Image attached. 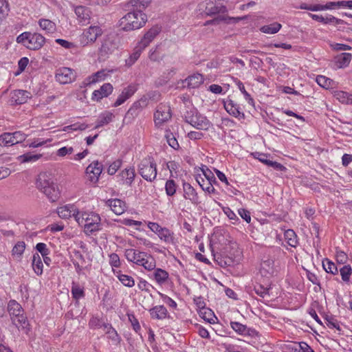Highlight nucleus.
Listing matches in <instances>:
<instances>
[{"mask_svg":"<svg viewBox=\"0 0 352 352\" xmlns=\"http://www.w3.org/2000/svg\"><path fill=\"white\" fill-rule=\"evenodd\" d=\"M237 86L239 90L241 91V93L243 94L245 100L248 101V102L250 104L254 106V100L251 97L250 94L248 93L245 89L244 85L241 81H239L237 82Z\"/></svg>","mask_w":352,"mask_h":352,"instance_id":"bf43d9fd","label":"nucleus"},{"mask_svg":"<svg viewBox=\"0 0 352 352\" xmlns=\"http://www.w3.org/2000/svg\"><path fill=\"white\" fill-rule=\"evenodd\" d=\"M145 48L144 46H142V45L138 42L137 46L134 48L133 52L130 55L128 59L125 60L126 65L131 66L134 64Z\"/></svg>","mask_w":352,"mask_h":352,"instance_id":"7c9ffc66","label":"nucleus"},{"mask_svg":"<svg viewBox=\"0 0 352 352\" xmlns=\"http://www.w3.org/2000/svg\"><path fill=\"white\" fill-rule=\"evenodd\" d=\"M38 24L43 30L48 32H53L56 29L55 23L49 19H41L38 21Z\"/></svg>","mask_w":352,"mask_h":352,"instance_id":"de8ad7c7","label":"nucleus"},{"mask_svg":"<svg viewBox=\"0 0 352 352\" xmlns=\"http://www.w3.org/2000/svg\"><path fill=\"white\" fill-rule=\"evenodd\" d=\"M247 18H248V16H241V17L219 16L217 19L206 21V25L214 24V23H216V22L217 21H225L227 23H236L239 22L240 21L246 19Z\"/></svg>","mask_w":352,"mask_h":352,"instance_id":"58836bf2","label":"nucleus"},{"mask_svg":"<svg viewBox=\"0 0 352 352\" xmlns=\"http://www.w3.org/2000/svg\"><path fill=\"white\" fill-rule=\"evenodd\" d=\"M140 175L146 181L153 182L157 177V164L151 156L144 158L138 166Z\"/></svg>","mask_w":352,"mask_h":352,"instance_id":"423d86ee","label":"nucleus"},{"mask_svg":"<svg viewBox=\"0 0 352 352\" xmlns=\"http://www.w3.org/2000/svg\"><path fill=\"white\" fill-rule=\"evenodd\" d=\"M337 98L342 102H348L349 100H351V95H349L347 92L345 91H338L336 94Z\"/></svg>","mask_w":352,"mask_h":352,"instance_id":"774afa93","label":"nucleus"},{"mask_svg":"<svg viewBox=\"0 0 352 352\" xmlns=\"http://www.w3.org/2000/svg\"><path fill=\"white\" fill-rule=\"evenodd\" d=\"M327 326L330 329H336L339 332L341 331L340 322L333 316L327 315L324 318Z\"/></svg>","mask_w":352,"mask_h":352,"instance_id":"49530a36","label":"nucleus"},{"mask_svg":"<svg viewBox=\"0 0 352 352\" xmlns=\"http://www.w3.org/2000/svg\"><path fill=\"white\" fill-rule=\"evenodd\" d=\"M127 43V38L124 35L118 33L111 41V48L116 50H122L123 46Z\"/></svg>","mask_w":352,"mask_h":352,"instance_id":"4c0bfd02","label":"nucleus"},{"mask_svg":"<svg viewBox=\"0 0 352 352\" xmlns=\"http://www.w3.org/2000/svg\"><path fill=\"white\" fill-rule=\"evenodd\" d=\"M151 318L153 319L163 320L168 316V312L164 305H157L149 310Z\"/></svg>","mask_w":352,"mask_h":352,"instance_id":"bb28decb","label":"nucleus"},{"mask_svg":"<svg viewBox=\"0 0 352 352\" xmlns=\"http://www.w3.org/2000/svg\"><path fill=\"white\" fill-rule=\"evenodd\" d=\"M171 118L170 108L165 104H160L154 113V122L157 126H160Z\"/></svg>","mask_w":352,"mask_h":352,"instance_id":"9d476101","label":"nucleus"},{"mask_svg":"<svg viewBox=\"0 0 352 352\" xmlns=\"http://www.w3.org/2000/svg\"><path fill=\"white\" fill-rule=\"evenodd\" d=\"M31 97L32 94L28 91L21 89L14 90L10 93V104L18 105L25 104Z\"/></svg>","mask_w":352,"mask_h":352,"instance_id":"ddd939ff","label":"nucleus"},{"mask_svg":"<svg viewBox=\"0 0 352 352\" xmlns=\"http://www.w3.org/2000/svg\"><path fill=\"white\" fill-rule=\"evenodd\" d=\"M102 165L98 162L91 163L87 168L85 173L90 175V173H94V175H91V182L96 183L98 180V177L102 173Z\"/></svg>","mask_w":352,"mask_h":352,"instance_id":"393cba45","label":"nucleus"},{"mask_svg":"<svg viewBox=\"0 0 352 352\" xmlns=\"http://www.w3.org/2000/svg\"><path fill=\"white\" fill-rule=\"evenodd\" d=\"M155 93H148L143 96L140 100L135 101L126 113L125 119L133 120L148 104V100L153 98Z\"/></svg>","mask_w":352,"mask_h":352,"instance_id":"0eeeda50","label":"nucleus"},{"mask_svg":"<svg viewBox=\"0 0 352 352\" xmlns=\"http://www.w3.org/2000/svg\"><path fill=\"white\" fill-rule=\"evenodd\" d=\"M110 121V113L107 112L101 115L98 120L96 128H99L100 126H104V124H107Z\"/></svg>","mask_w":352,"mask_h":352,"instance_id":"69168bd1","label":"nucleus"},{"mask_svg":"<svg viewBox=\"0 0 352 352\" xmlns=\"http://www.w3.org/2000/svg\"><path fill=\"white\" fill-rule=\"evenodd\" d=\"M142 252H140L134 249H129L126 250L125 256L126 259L129 261L133 262L135 264H137L138 259L141 256V254Z\"/></svg>","mask_w":352,"mask_h":352,"instance_id":"a18cd8bd","label":"nucleus"},{"mask_svg":"<svg viewBox=\"0 0 352 352\" xmlns=\"http://www.w3.org/2000/svg\"><path fill=\"white\" fill-rule=\"evenodd\" d=\"M32 266L34 272L40 276L43 274V264L38 253H34L32 256Z\"/></svg>","mask_w":352,"mask_h":352,"instance_id":"72a5a7b5","label":"nucleus"},{"mask_svg":"<svg viewBox=\"0 0 352 352\" xmlns=\"http://www.w3.org/2000/svg\"><path fill=\"white\" fill-rule=\"evenodd\" d=\"M28 135L17 131L13 133L6 132L0 135V146H10L25 141Z\"/></svg>","mask_w":352,"mask_h":352,"instance_id":"6e6552de","label":"nucleus"},{"mask_svg":"<svg viewBox=\"0 0 352 352\" xmlns=\"http://www.w3.org/2000/svg\"><path fill=\"white\" fill-rule=\"evenodd\" d=\"M8 311L12 318L19 316L22 312H24L21 305L14 300H11L8 304Z\"/></svg>","mask_w":352,"mask_h":352,"instance_id":"c756f323","label":"nucleus"},{"mask_svg":"<svg viewBox=\"0 0 352 352\" xmlns=\"http://www.w3.org/2000/svg\"><path fill=\"white\" fill-rule=\"evenodd\" d=\"M75 14L78 23L82 25H86L90 23L91 11L89 8L82 6H77L75 8Z\"/></svg>","mask_w":352,"mask_h":352,"instance_id":"f3484780","label":"nucleus"},{"mask_svg":"<svg viewBox=\"0 0 352 352\" xmlns=\"http://www.w3.org/2000/svg\"><path fill=\"white\" fill-rule=\"evenodd\" d=\"M177 184L173 179H168L165 184L166 193L168 196H173L177 190Z\"/></svg>","mask_w":352,"mask_h":352,"instance_id":"864d4df0","label":"nucleus"},{"mask_svg":"<svg viewBox=\"0 0 352 352\" xmlns=\"http://www.w3.org/2000/svg\"><path fill=\"white\" fill-rule=\"evenodd\" d=\"M42 155L41 154H34L32 153H26L22 155L19 156L18 159L21 162H35L41 157Z\"/></svg>","mask_w":352,"mask_h":352,"instance_id":"3c124183","label":"nucleus"},{"mask_svg":"<svg viewBox=\"0 0 352 352\" xmlns=\"http://www.w3.org/2000/svg\"><path fill=\"white\" fill-rule=\"evenodd\" d=\"M135 173L134 168H126L113 177L116 182L115 187H119L122 185L131 186L134 181Z\"/></svg>","mask_w":352,"mask_h":352,"instance_id":"1a4fd4ad","label":"nucleus"},{"mask_svg":"<svg viewBox=\"0 0 352 352\" xmlns=\"http://www.w3.org/2000/svg\"><path fill=\"white\" fill-rule=\"evenodd\" d=\"M322 267L326 272L333 275L337 274L338 272L336 265L329 258H324L322 261Z\"/></svg>","mask_w":352,"mask_h":352,"instance_id":"37998d69","label":"nucleus"},{"mask_svg":"<svg viewBox=\"0 0 352 352\" xmlns=\"http://www.w3.org/2000/svg\"><path fill=\"white\" fill-rule=\"evenodd\" d=\"M282 25L279 23H274L270 25H263L261 28L260 30L265 34H276L281 28Z\"/></svg>","mask_w":352,"mask_h":352,"instance_id":"c03bdc74","label":"nucleus"},{"mask_svg":"<svg viewBox=\"0 0 352 352\" xmlns=\"http://www.w3.org/2000/svg\"><path fill=\"white\" fill-rule=\"evenodd\" d=\"M340 275L344 282L348 283L350 280V276L352 274V268L350 265H344L340 269Z\"/></svg>","mask_w":352,"mask_h":352,"instance_id":"603ef678","label":"nucleus"},{"mask_svg":"<svg viewBox=\"0 0 352 352\" xmlns=\"http://www.w3.org/2000/svg\"><path fill=\"white\" fill-rule=\"evenodd\" d=\"M77 211L79 210L74 205L65 206L57 209L58 216L63 219H67L72 216L76 219Z\"/></svg>","mask_w":352,"mask_h":352,"instance_id":"a878e982","label":"nucleus"},{"mask_svg":"<svg viewBox=\"0 0 352 352\" xmlns=\"http://www.w3.org/2000/svg\"><path fill=\"white\" fill-rule=\"evenodd\" d=\"M184 117L186 122L199 130L206 131L211 126L209 120L193 107L186 111Z\"/></svg>","mask_w":352,"mask_h":352,"instance_id":"20e7f679","label":"nucleus"},{"mask_svg":"<svg viewBox=\"0 0 352 352\" xmlns=\"http://www.w3.org/2000/svg\"><path fill=\"white\" fill-rule=\"evenodd\" d=\"M126 209V204L124 201L120 199L111 198V211L116 214H122Z\"/></svg>","mask_w":352,"mask_h":352,"instance_id":"473e14b6","label":"nucleus"},{"mask_svg":"<svg viewBox=\"0 0 352 352\" xmlns=\"http://www.w3.org/2000/svg\"><path fill=\"white\" fill-rule=\"evenodd\" d=\"M110 50V41L105 40L99 50L98 58L100 60H105L109 57V52Z\"/></svg>","mask_w":352,"mask_h":352,"instance_id":"79ce46f5","label":"nucleus"},{"mask_svg":"<svg viewBox=\"0 0 352 352\" xmlns=\"http://www.w3.org/2000/svg\"><path fill=\"white\" fill-rule=\"evenodd\" d=\"M12 322L13 324H14L18 329H19L20 326H21L22 329H27V331L30 330V329L28 328L29 324L27 320V317L24 315V312H22L19 315V316L12 318Z\"/></svg>","mask_w":352,"mask_h":352,"instance_id":"e433bc0d","label":"nucleus"},{"mask_svg":"<svg viewBox=\"0 0 352 352\" xmlns=\"http://www.w3.org/2000/svg\"><path fill=\"white\" fill-rule=\"evenodd\" d=\"M148 19L146 14L140 11L129 12L122 17L118 22V26L122 31H132L142 28L146 23Z\"/></svg>","mask_w":352,"mask_h":352,"instance_id":"f03ea898","label":"nucleus"},{"mask_svg":"<svg viewBox=\"0 0 352 352\" xmlns=\"http://www.w3.org/2000/svg\"><path fill=\"white\" fill-rule=\"evenodd\" d=\"M71 292L72 294V297L76 300H78L85 296L83 288L81 287L78 284H76L74 282L72 283Z\"/></svg>","mask_w":352,"mask_h":352,"instance_id":"8fccbe9b","label":"nucleus"},{"mask_svg":"<svg viewBox=\"0 0 352 352\" xmlns=\"http://www.w3.org/2000/svg\"><path fill=\"white\" fill-rule=\"evenodd\" d=\"M165 137L168 145L174 149H177L179 147V143L174 136L173 133L170 131H166Z\"/></svg>","mask_w":352,"mask_h":352,"instance_id":"5fc2aeb1","label":"nucleus"},{"mask_svg":"<svg viewBox=\"0 0 352 352\" xmlns=\"http://www.w3.org/2000/svg\"><path fill=\"white\" fill-rule=\"evenodd\" d=\"M154 270L155 271L153 274L154 279L158 284H164L168 278V273L161 268H155Z\"/></svg>","mask_w":352,"mask_h":352,"instance_id":"ea45409f","label":"nucleus"},{"mask_svg":"<svg viewBox=\"0 0 352 352\" xmlns=\"http://www.w3.org/2000/svg\"><path fill=\"white\" fill-rule=\"evenodd\" d=\"M137 91V87L135 85H129L125 87L118 96L117 100L113 104L114 107H118L122 104L126 100L130 98Z\"/></svg>","mask_w":352,"mask_h":352,"instance_id":"6ab92c4d","label":"nucleus"},{"mask_svg":"<svg viewBox=\"0 0 352 352\" xmlns=\"http://www.w3.org/2000/svg\"><path fill=\"white\" fill-rule=\"evenodd\" d=\"M316 82L320 87L329 89L331 87L333 80L324 76H318L316 77Z\"/></svg>","mask_w":352,"mask_h":352,"instance_id":"6e6d98bb","label":"nucleus"},{"mask_svg":"<svg viewBox=\"0 0 352 352\" xmlns=\"http://www.w3.org/2000/svg\"><path fill=\"white\" fill-rule=\"evenodd\" d=\"M255 293L262 298L269 295V288L263 287L262 285L257 284L254 287Z\"/></svg>","mask_w":352,"mask_h":352,"instance_id":"e2e57ef3","label":"nucleus"},{"mask_svg":"<svg viewBox=\"0 0 352 352\" xmlns=\"http://www.w3.org/2000/svg\"><path fill=\"white\" fill-rule=\"evenodd\" d=\"M110 89V83L104 84L100 89L95 90L92 94L91 99L98 101L104 97H107L109 94L107 91Z\"/></svg>","mask_w":352,"mask_h":352,"instance_id":"f704fd0d","label":"nucleus"},{"mask_svg":"<svg viewBox=\"0 0 352 352\" xmlns=\"http://www.w3.org/2000/svg\"><path fill=\"white\" fill-rule=\"evenodd\" d=\"M214 259L222 267L233 266L239 263L241 252L234 247H226L220 254H213Z\"/></svg>","mask_w":352,"mask_h":352,"instance_id":"7ed1b4c3","label":"nucleus"},{"mask_svg":"<svg viewBox=\"0 0 352 352\" xmlns=\"http://www.w3.org/2000/svg\"><path fill=\"white\" fill-rule=\"evenodd\" d=\"M352 58L350 53L343 52L336 57V63L338 68H344L347 67Z\"/></svg>","mask_w":352,"mask_h":352,"instance_id":"2f4dec72","label":"nucleus"},{"mask_svg":"<svg viewBox=\"0 0 352 352\" xmlns=\"http://www.w3.org/2000/svg\"><path fill=\"white\" fill-rule=\"evenodd\" d=\"M138 265H140L144 267L148 271L155 270L156 267V262L155 258L151 255L144 252H142L141 256L138 259Z\"/></svg>","mask_w":352,"mask_h":352,"instance_id":"a211bd4d","label":"nucleus"},{"mask_svg":"<svg viewBox=\"0 0 352 352\" xmlns=\"http://www.w3.org/2000/svg\"><path fill=\"white\" fill-rule=\"evenodd\" d=\"M89 325L91 327H94L97 328H107L108 324L105 322V321L102 318H99L98 317L92 318L89 321Z\"/></svg>","mask_w":352,"mask_h":352,"instance_id":"052dcab7","label":"nucleus"},{"mask_svg":"<svg viewBox=\"0 0 352 352\" xmlns=\"http://www.w3.org/2000/svg\"><path fill=\"white\" fill-rule=\"evenodd\" d=\"M201 171L207 180V185L205 188V192H208L210 194L215 193L216 190L213 187V184H217V181L213 173L206 166H203Z\"/></svg>","mask_w":352,"mask_h":352,"instance_id":"dca6fc26","label":"nucleus"},{"mask_svg":"<svg viewBox=\"0 0 352 352\" xmlns=\"http://www.w3.org/2000/svg\"><path fill=\"white\" fill-rule=\"evenodd\" d=\"M230 327L235 332H236L237 333H239L240 335H242V336L250 335V329L248 328L246 325H244L240 322H231Z\"/></svg>","mask_w":352,"mask_h":352,"instance_id":"a19ab883","label":"nucleus"},{"mask_svg":"<svg viewBox=\"0 0 352 352\" xmlns=\"http://www.w3.org/2000/svg\"><path fill=\"white\" fill-rule=\"evenodd\" d=\"M158 236L163 241L167 243L172 241V236L169 230L166 228H162L159 233Z\"/></svg>","mask_w":352,"mask_h":352,"instance_id":"680f3d73","label":"nucleus"},{"mask_svg":"<svg viewBox=\"0 0 352 352\" xmlns=\"http://www.w3.org/2000/svg\"><path fill=\"white\" fill-rule=\"evenodd\" d=\"M204 78L200 74H194L186 78L183 83L184 87H188L190 89L197 88L204 82Z\"/></svg>","mask_w":352,"mask_h":352,"instance_id":"5701e85b","label":"nucleus"},{"mask_svg":"<svg viewBox=\"0 0 352 352\" xmlns=\"http://www.w3.org/2000/svg\"><path fill=\"white\" fill-rule=\"evenodd\" d=\"M161 27L159 25L153 26L144 34V36L139 43H141L142 46L146 47L159 34V33L161 32Z\"/></svg>","mask_w":352,"mask_h":352,"instance_id":"412c9836","label":"nucleus"},{"mask_svg":"<svg viewBox=\"0 0 352 352\" xmlns=\"http://www.w3.org/2000/svg\"><path fill=\"white\" fill-rule=\"evenodd\" d=\"M127 316H128L129 320L133 327V330L136 333H139V331L141 329V327L139 324L138 320L136 318L135 315L133 314H128Z\"/></svg>","mask_w":352,"mask_h":352,"instance_id":"0e129e2a","label":"nucleus"},{"mask_svg":"<svg viewBox=\"0 0 352 352\" xmlns=\"http://www.w3.org/2000/svg\"><path fill=\"white\" fill-rule=\"evenodd\" d=\"M76 221L80 226L84 227L85 233L90 234L99 229L100 217L96 213L77 211Z\"/></svg>","mask_w":352,"mask_h":352,"instance_id":"39448f33","label":"nucleus"},{"mask_svg":"<svg viewBox=\"0 0 352 352\" xmlns=\"http://www.w3.org/2000/svg\"><path fill=\"white\" fill-rule=\"evenodd\" d=\"M311 18L315 21L321 22L324 24H334V25H345L347 24L342 19H337L332 15H327L326 16H323L322 15H318L314 14H309Z\"/></svg>","mask_w":352,"mask_h":352,"instance_id":"aec40b11","label":"nucleus"},{"mask_svg":"<svg viewBox=\"0 0 352 352\" xmlns=\"http://www.w3.org/2000/svg\"><path fill=\"white\" fill-rule=\"evenodd\" d=\"M274 261L272 259H267L262 262L260 272L262 276L267 278L272 276L274 272Z\"/></svg>","mask_w":352,"mask_h":352,"instance_id":"c85d7f7f","label":"nucleus"},{"mask_svg":"<svg viewBox=\"0 0 352 352\" xmlns=\"http://www.w3.org/2000/svg\"><path fill=\"white\" fill-rule=\"evenodd\" d=\"M111 271L123 285L128 287L135 285V280L132 276L122 274L120 270L112 268Z\"/></svg>","mask_w":352,"mask_h":352,"instance_id":"b1692460","label":"nucleus"},{"mask_svg":"<svg viewBox=\"0 0 352 352\" xmlns=\"http://www.w3.org/2000/svg\"><path fill=\"white\" fill-rule=\"evenodd\" d=\"M109 70L102 69L100 70L91 76H88L85 78L84 83L86 85H90L91 84L96 83L98 81H101L105 78V77L108 75V72Z\"/></svg>","mask_w":352,"mask_h":352,"instance_id":"cd10ccee","label":"nucleus"},{"mask_svg":"<svg viewBox=\"0 0 352 352\" xmlns=\"http://www.w3.org/2000/svg\"><path fill=\"white\" fill-rule=\"evenodd\" d=\"M36 250L41 254V256H48L50 250L47 248V245L44 243H38L36 245Z\"/></svg>","mask_w":352,"mask_h":352,"instance_id":"338daca9","label":"nucleus"},{"mask_svg":"<svg viewBox=\"0 0 352 352\" xmlns=\"http://www.w3.org/2000/svg\"><path fill=\"white\" fill-rule=\"evenodd\" d=\"M252 155L254 157V158L258 160L260 162H261L262 163L265 164L267 166H268L271 162V160L269 159V157H270V155L269 154L254 152L252 153Z\"/></svg>","mask_w":352,"mask_h":352,"instance_id":"4d7b16f0","label":"nucleus"},{"mask_svg":"<svg viewBox=\"0 0 352 352\" xmlns=\"http://www.w3.org/2000/svg\"><path fill=\"white\" fill-rule=\"evenodd\" d=\"M184 197L186 199L190 200L192 204L197 205L199 204V197L195 189L187 182L183 184Z\"/></svg>","mask_w":352,"mask_h":352,"instance_id":"4be33fe9","label":"nucleus"},{"mask_svg":"<svg viewBox=\"0 0 352 352\" xmlns=\"http://www.w3.org/2000/svg\"><path fill=\"white\" fill-rule=\"evenodd\" d=\"M101 34V29L98 26H90L85 30L80 36V44L83 46L89 43H94L96 41L98 36Z\"/></svg>","mask_w":352,"mask_h":352,"instance_id":"9b49d317","label":"nucleus"},{"mask_svg":"<svg viewBox=\"0 0 352 352\" xmlns=\"http://www.w3.org/2000/svg\"><path fill=\"white\" fill-rule=\"evenodd\" d=\"M284 238L287 243L293 248H296L298 243V237L296 232L292 230L288 229L284 233Z\"/></svg>","mask_w":352,"mask_h":352,"instance_id":"c9c22d12","label":"nucleus"},{"mask_svg":"<svg viewBox=\"0 0 352 352\" xmlns=\"http://www.w3.org/2000/svg\"><path fill=\"white\" fill-rule=\"evenodd\" d=\"M25 249V243L24 241H18L12 248V256L17 258H21Z\"/></svg>","mask_w":352,"mask_h":352,"instance_id":"09e8293b","label":"nucleus"},{"mask_svg":"<svg viewBox=\"0 0 352 352\" xmlns=\"http://www.w3.org/2000/svg\"><path fill=\"white\" fill-rule=\"evenodd\" d=\"M36 188L46 195L52 202L60 197V190L52 176L47 173H41L36 182Z\"/></svg>","mask_w":352,"mask_h":352,"instance_id":"f257e3e1","label":"nucleus"},{"mask_svg":"<svg viewBox=\"0 0 352 352\" xmlns=\"http://www.w3.org/2000/svg\"><path fill=\"white\" fill-rule=\"evenodd\" d=\"M223 106L226 111L231 116L239 120L245 119V114L241 111L239 106L231 99L223 100Z\"/></svg>","mask_w":352,"mask_h":352,"instance_id":"2eb2a0df","label":"nucleus"},{"mask_svg":"<svg viewBox=\"0 0 352 352\" xmlns=\"http://www.w3.org/2000/svg\"><path fill=\"white\" fill-rule=\"evenodd\" d=\"M28 36L27 48L31 50H38L41 49L45 42V37L38 33H31L29 32Z\"/></svg>","mask_w":352,"mask_h":352,"instance_id":"4468645a","label":"nucleus"},{"mask_svg":"<svg viewBox=\"0 0 352 352\" xmlns=\"http://www.w3.org/2000/svg\"><path fill=\"white\" fill-rule=\"evenodd\" d=\"M76 72L69 67H62L57 69L56 79L60 84L72 82L76 78Z\"/></svg>","mask_w":352,"mask_h":352,"instance_id":"f8f14e48","label":"nucleus"},{"mask_svg":"<svg viewBox=\"0 0 352 352\" xmlns=\"http://www.w3.org/2000/svg\"><path fill=\"white\" fill-rule=\"evenodd\" d=\"M9 3L6 0H0V19H5L9 13Z\"/></svg>","mask_w":352,"mask_h":352,"instance_id":"13d9d810","label":"nucleus"}]
</instances>
